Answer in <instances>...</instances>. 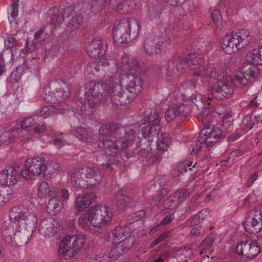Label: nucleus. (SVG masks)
Wrapping results in <instances>:
<instances>
[{"label": "nucleus", "mask_w": 262, "mask_h": 262, "mask_svg": "<svg viewBox=\"0 0 262 262\" xmlns=\"http://www.w3.org/2000/svg\"><path fill=\"white\" fill-rule=\"evenodd\" d=\"M106 84L91 80L85 85V91H80L78 93V97L81 99L77 102L80 104L78 106L82 114L90 116L94 113L95 107L106 98Z\"/></svg>", "instance_id": "1"}, {"label": "nucleus", "mask_w": 262, "mask_h": 262, "mask_svg": "<svg viewBox=\"0 0 262 262\" xmlns=\"http://www.w3.org/2000/svg\"><path fill=\"white\" fill-rule=\"evenodd\" d=\"M99 135L102 138L115 139L116 150H124L128 146V138L133 135V130L119 124H106L99 129Z\"/></svg>", "instance_id": "2"}, {"label": "nucleus", "mask_w": 262, "mask_h": 262, "mask_svg": "<svg viewBox=\"0 0 262 262\" xmlns=\"http://www.w3.org/2000/svg\"><path fill=\"white\" fill-rule=\"evenodd\" d=\"M28 208L23 206H15L9 212L10 221H5L2 227V236L6 243L13 245V238L15 232L19 230L20 224L21 223Z\"/></svg>", "instance_id": "3"}, {"label": "nucleus", "mask_w": 262, "mask_h": 262, "mask_svg": "<svg viewBox=\"0 0 262 262\" xmlns=\"http://www.w3.org/2000/svg\"><path fill=\"white\" fill-rule=\"evenodd\" d=\"M114 40L125 43L135 39L139 33L138 23L136 20L124 19L115 25L113 30Z\"/></svg>", "instance_id": "4"}, {"label": "nucleus", "mask_w": 262, "mask_h": 262, "mask_svg": "<svg viewBox=\"0 0 262 262\" xmlns=\"http://www.w3.org/2000/svg\"><path fill=\"white\" fill-rule=\"evenodd\" d=\"M37 218L35 213L29 209L20 224L19 230L15 232L13 238V245L17 247L25 246L31 237L33 231L36 225Z\"/></svg>", "instance_id": "5"}, {"label": "nucleus", "mask_w": 262, "mask_h": 262, "mask_svg": "<svg viewBox=\"0 0 262 262\" xmlns=\"http://www.w3.org/2000/svg\"><path fill=\"white\" fill-rule=\"evenodd\" d=\"M249 34L248 31L241 29L226 35L222 42V49L228 54L237 52L250 42L251 37Z\"/></svg>", "instance_id": "6"}, {"label": "nucleus", "mask_w": 262, "mask_h": 262, "mask_svg": "<svg viewBox=\"0 0 262 262\" xmlns=\"http://www.w3.org/2000/svg\"><path fill=\"white\" fill-rule=\"evenodd\" d=\"M225 136V133L219 127L214 126L211 130L209 127L202 129L199 133L198 140L196 142L195 146L193 148L191 154L196 155L204 144L208 146L214 145Z\"/></svg>", "instance_id": "7"}, {"label": "nucleus", "mask_w": 262, "mask_h": 262, "mask_svg": "<svg viewBox=\"0 0 262 262\" xmlns=\"http://www.w3.org/2000/svg\"><path fill=\"white\" fill-rule=\"evenodd\" d=\"M163 36L164 41H157L155 37L151 35L147 36L143 42V47L146 54L151 55L160 54L164 50V48H168L171 42V36L166 33Z\"/></svg>", "instance_id": "8"}, {"label": "nucleus", "mask_w": 262, "mask_h": 262, "mask_svg": "<svg viewBox=\"0 0 262 262\" xmlns=\"http://www.w3.org/2000/svg\"><path fill=\"white\" fill-rule=\"evenodd\" d=\"M90 216L92 217V226L101 228L111 221L112 213L106 205L92 207L90 208Z\"/></svg>", "instance_id": "9"}, {"label": "nucleus", "mask_w": 262, "mask_h": 262, "mask_svg": "<svg viewBox=\"0 0 262 262\" xmlns=\"http://www.w3.org/2000/svg\"><path fill=\"white\" fill-rule=\"evenodd\" d=\"M199 60H201L198 58L195 54L190 53L185 57L179 55L174 56L172 58V62L175 65L178 71L182 72L187 69L191 70L196 69V67L201 64Z\"/></svg>", "instance_id": "10"}, {"label": "nucleus", "mask_w": 262, "mask_h": 262, "mask_svg": "<svg viewBox=\"0 0 262 262\" xmlns=\"http://www.w3.org/2000/svg\"><path fill=\"white\" fill-rule=\"evenodd\" d=\"M243 225L250 234L262 232V211L255 210L250 212L245 219Z\"/></svg>", "instance_id": "11"}, {"label": "nucleus", "mask_w": 262, "mask_h": 262, "mask_svg": "<svg viewBox=\"0 0 262 262\" xmlns=\"http://www.w3.org/2000/svg\"><path fill=\"white\" fill-rule=\"evenodd\" d=\"M209 87L211 95L217 99L228 98L234 94V90L230 84L223 80L215 81Z\"/></svg>", "instance_id": "12"}, {"label": "nucleus", "mask_w": 262, "mask_h": 262, "mask_svg": "<svg viewBox=\"0 0 262 262\" xmlns=\"http://www.w3.org/2000/svg\"><path fill=\"white\" fill-rule=\"evenodd\" d=\"M122 86H125L126 90L132 96H137L142 91V82L141 79L133 74H125L123 75L120 81Z\"/></svg>", "instance_id": "13"}, {"label": "nucleus", "mask_w": 262, "mask_h": 262, "mask_svg": "<svg viewBox=\"0 0 262 262\" xmlns=\"http://www.w3.org/2000/svg\"><path fill=\"white\" fill-rule=\"evenodd\" d=\"M25 168H28L33 176H38L41 174L46 176L47 167L45 159L39 157L29 158L25 162Z\"/></svg>", "instance_id": "14"}, {"label": "nucleus", "mask_w": 262, "mask_h": 262, "mask_svg": "<svg viewBox=\"0 0 262 262\" xmlns=\"http://www.w3.org/2000/svg\"><path fill=\"white\" fill-rule=\"evenodd\" d=\"M235 251L239 255H244L247 258L253 259L260 252V249L256 243L246 241L238 244Z\"/></svg>", "instance_id": "15"}, {"label": "nucleus", "mask_w": 262, "mask_h": 262, "mask_svg": "<svg viewBox=\"0 0 262 262\" xmlns=\"http://www.w3.org/2000/svg\"><path fill=\"white\" fill-rule=\"evenodd\" d=\"M122 86L120 83L113 84L106 95V98L109 97L111 101L117 105H124L129 101L126 93L122 90Z\"/></svg>", "instance_id": "16"}, {"label": "nucleus", "mask_w": 262, "mask_h": 262, "mask_svg": "<svg viewBox=\"0 0 262 262\" xmlns=\"http://www.w3.org/2000/svg\"><path fill=\"white\" fill-rule=\"evenodd\" d=\"M51 85L53 89L52 91H48V88L46 90V96L45 99L53 103L59 102L63 100L69 96V92L68 90H64L62 86H59L56 82H52Z\"/></svg>", "instance_id": "17"}, {"label": "nucleus", "mask_w": 262, "mask_h": 262, "mask_svg": "<svg viewBox=\"0 0 262 262\" xmlns=\"http://www.w3.org/2000/svg\"><path fill=\"white\" fill-rule=\"evenodd\" d=\"M59 227L58 222L53 218L49 217L41 221L39 231L45 237H51L57 233Z\"/></svg>", "instance_id": "18"}, {"label": "nucleus", "mask_w": 262, "mask_h": 262, "mask_svg": "<svg viewBox=\"0 0 262 262\" xmlns=\"http://www.w3.org/2000/svg\"><path fill=\"white\" fill-rule=\"evenodd\" d=\"M106 45L98 37L94 38L86 46V51L89 56L97 58L103 56L106 51Z\"/></svg>", "instance_id": "19"}, {"label": "nucleus", "mask_w": 262, "mask_h": 262, "mask_svg": "<svg viewBox=\"0 0 262 262\" xmlns=\"http://www.w3.org/2000/svg\"><path fill=\"white\" fill-rule=\"evenodd\" d=\"M81 170L82 171L84 179H86L85 181H86L88 188H95L102 179V176L96 169L88 167Z\"/></svg>", "instance_id": "20"}, {"label": "nucleus", "mask_w": 262, "mask_h": 262, "mask_svg": "<svg viewBox=\"0 0 262 262\" xmlns=\"http://www.w3.org/2000/svg\"><path fill=\"white\" fill-rule=\"evenodd\" d=\"M16 170L14 167L0 170V185H14L17 182Z\"/></svg>", "instance_id": "21"}, {"label": "nucleus", "mask_w": 262, "mask_h": 262, "mask_svg": "<svg viewBox=\"0 0 262 262\" xmlns=\"http://www.w3.org/2000/svg\"><path fill=\"white\" fill-rule=\"evenodd\" d=\"M72 185L77 189L88 188L86 181L82 175L81 169H75L69 173Z\"/></svg>", "instance_id": "22"}, {"label": "nucleus", "mask_w": 262, "mask_h": 262, "mask_svg": "<svg viewBox=\"0 0 262 262\" xmlns=\"http://www.w3.org/2000/svg\"><path fill=\"white\" fill-rule=\"evenodd\" d=\"M129 229L127 227H118L113 230L111 237L114 243H117L119 241H125L129 244V241L132 238L129 235Z\"/></svg>", "instance_id": "23"}, {"label": "nucleus", "mask_w": 262, "mask_h": 262, "mask_svg": "<svg viewBox=\"0 0 262 262\" xmlns=\"http://www.w3.org/2000/svg\"><path fill=\"white\" fill-rule=\"evenodd\" d=\"M102 63L101 62L95 61L89 62L84 69V76L88 79H93L94 77L100 78L99 73L100 72Z\"/></svg>", "instance_id": "24"}, {"label": "nucleus", "mask_w": 262, "mask_h": 262, "mask_svg": "<svg viewBox=\"0 0 262 262\" xmlns=\"http://www.w3.org/2000/svg\"><path fill=\"white\" fill-rule=\"evenodd\" d=\"M132 246L127 244L125 241H119L117 243H115V247L112 248L110 253V256L113 259H116L124 253L127 250L129 249Z\"/></svg>", "instance_id": "25"}, {"label": "nucleus", "mask_w": 262, "mask_h": 262, "mask_svg": "<svg viewBox=\"0 0 262 262\" xmlns=\"http://www.w3.org/2000/svg\"><path fill=\"white\" fill-rule=\"evenodd\" d=\"M46 206L48 212L49 213L55 215L60 211L62 208V203L59 196L56 195V193L51 197Z\"/></svg>", "instance_id": "26"}, {"label": "nucleus", "mask_w": 262, "mask_h": 262, "mask_svg": "<svg viewBox=\"0 0 262 262\" xmlns=\"http://www.w3.org/2000/svg\"><path fill=\"white\" fill-rule=\"evenodd\" d=\"M58 253L60 258L64 259H69L76 254L75 250L72 249L68 243L67 240L64 238L60 243Z\"/></svg>", "instance_id": "27"}, {"label": "nucleus", "mask_w": 262, "mask_h": 262, "mask_svg": "<svg viewBox=\"0 0 262 262\" xmlns=\"http://www.w3.org/2000/svg\"><path fill=\"white\" fill-rule=\"evenodd\" d=\"M185 107L184 105L177 104L168 107L165 114V118L167 122H170L177 116L184 115Z\"/></svg>", "instance_id": "28"}, {"label": "nucleus", "mask_w": 262, "mask_h": 262, "mask_svg": "<svg viewBox=\"0 0 262 262\" xmlns=\"http://www.w3.org/2000/svg\"><path fill=\"white\" fill-rule=\"evenodd\" d=\"M64 239L67 240L68 243L75 250L76 254L81 249L85 241L84 236L81 235H68Z\"/></svg>", "instance_id": "29"}, {"label": "nucleus", "mask_w": 262, "mask_h": 262, "mask_svg": "<svg viewBox=\"0 0 262 262\" xmlns=\"http://www.w3.org/2000/svg\"><path fill=\"white\" fill-rule=\"evenodd\" d=\"M96 195L94 193H87L83 196H78L76 199V208L81 211L88 207L95 200Z\"/></svg>", "instance_id": "30"}, {"label": "nucleus", "mask_w": 262, "mask_h": 262, "mask_svg": "<svg viewBox=\"0 0 262 262\" xmlns=\"http://www.w3.org/2000/svg\"><path fill=\"white\" fill-rule=\"evenodd\" d=\"M140 0H125L117 6L118 13L120 14L127 13L135 7H140Z\"/></svg>", "instance_id": "31"}, {"label": "nucleus", "mask_w": 262, "mask_h": 262, "mask_svg": "<svg viewBox=\"0 0 262 262\" xmlns=\"http://www.w3.org/2000/svg\"><path fill=\"white\" fill-rule=\"evenodd\" d=\"M242 75L247 81L254 80L259 76V70L255 65L247 63L243 68Z\"/></svg>", "instance_id": "32"}, {"label": "nucleus", "mask_w": 262, "mask_h": 262, "mask_svg": "<svg viewBox=\"0 0 262 262\" xmlns=\"http://www.w3.org/2000/svg\"><path fill=\"white\" fill-rule=\"evenodd\" d=\"M58 13V11L56 8L51 9L46 14V21L48 24H54V25L61 24L63 21V18H60Z\"/></svg>", "instance_id": "33"}, {"label": "nucleus", "mask_w": 262, "mask_h": 262, "mask_svg": "<svg viewBox=\"0 0 262 262\" xmlns=\"http://www.w3.org/2000/svg\"><path fill=\"white\" fill-rule=\"evenodd\" d=\"M159 123L156 122L153 124H149L145 127L142 133V137L144 139L147 140L148 143L151 141L152 138L158 134L157 127H159Z\"/></svg>", "instance_id": "34"}, {"label": "nucleus", "mask_w": 262, "mask_h": 262, "mask_svg": "<svg viewBox=\"0 0 262 262\" xmlns=\"http://www.w3.org/2000/svg\"><path fill=\"white\" fill-rule=\"evenodd\" d=\"M55 193L56 190L53 188L50 189L49 184L46 182H42L38 188L37 194L41 199L46 198L48 196L51 198Z\"/></svg>", "instance_id": "35"}, {"label": "nucleus", "mask_w": 262, "mask_h": 262, "mask_svg": "<svg viewBox=\"0 0 262 262\" xmlns=\"http://www.w3.org/2000/svg\"><path fill=\"white\" fill-rule=\"evenodd\" d=\"M216 237V234L213 233L208 235L201 243L199 247L200 254L206 252L207 251H211L212 243Z\"/></svg>", "instance_id": "36"}, {"label": "nucleus", "mask_w": 262, "mask_h": 262, "mask_svg": "<svg viewBox=\"0 0 262 262\" xmlns=\"http://www.w3.org/2000/svg\"><path fill=\"white\" fill-rule=\"evenodd\" d=\"M226 74L219 68H212L208 74V82L211 85L213 82L224 79Z\"/></svg>", "instance_id": "37"}, {"label": "nucleus", "mask_w": 262, "mask_h": 262, "mask_svg": "<svg viewBox=\"0 0 262 262\" xmlns=\"http://www.w3.org/2000/svg\"><path fill=\"white\" fill-rule=\"evenodd\" d=\"M105 139H101L99 146L107 149L111 152H116V145L115 144V139L113 138H105Z\"/></svg>", "instance_id": "38"}, {"label": "nucleus", "mask_w": 262, "mask_h": 262, "mask_svg": "<svg viewBox=\"0 0 262 262\" xmlns=\"http://www.w3.org/2000/svg\"><path fill=\"white\" fill-rule=\"evenodd\" d=\"M83 21V17L81 15H75L69 23L67 26V31L72 32L79 27L82 24Z\"/></svg>", "instance_id": "39"}, {"label": "nucleus", "mask_w": 262, "mask_h": 262, "mask_svg": "<svg viewBox=\"0 0 262 262\" xmlns=\"http://www.w3.org/2000/svg\"><path fill=\"white\" fill-rule=\"evenodd\" d=\"M211 17L217 30H221L223 28V22L220 10H214L211 13Z\"/></svg>", "instance_id": "40"}, {"label": "nucleus", "mask_w": 262, "mask_h": 262, "mask_svg": "<svg viewBox=\"0 0 262 262\" xmlns=\"http://www.w3.org/2000/svg\"><path fill=\"white\" fill-rule=\"evenodd\" d=\"M192 191L190 189H181L172 193V196L178 200V203L185 201L189 196Z\"/></svg>", "instance_id": "41"}, {"label": "nucleus", "mask_w": 262, "mask_h": 262, "mask_svg": "<svg viewBox=\"0 0 262 262\" xmlns=\"http://www.w3.org/2000/svg\"><path fill=\"white\" fill-rule=\"evenodd\" d=\"M208 211L206 209H202L197 213L190 221L191 226H195L201 223L208 215Z\"/></svg>", "instance_id": "42"}, {"label": "nucleus", "mask_w": 262, "mask_h": 262, "mask_svg": "<svg viewBox=\"0 0 262 262\" xmlns=\"http://www.w3.org/2000/svg\"><path fill=\"white\" fill-rule=\"evenodd\" d=\"M92 222L90 209L87 213L81 215L78 219V224L85 229H88L91 225H92Z\"/></svg>", "instance_id": "43"}, {"label": "nucleus", "mask_w": 262, "mask_h": 262, "mask_svg": "<svg viewBox=\"0 0 262 262\" xmlns=\"http://www.w3.org/2000/svg\"><path fill=\"white\" fill-rule=\"evenodd\" d=\"M12 133L10 129L2 130L0 131V143L8 144L12 137Z\"/></svg>", "instance_id": "44"}, {"label": "nucleus", "mask_w": 262, "mask_h": 262, "mask_svg": "<svg viewBox=\"0 0 262 262\" xmlns=\"http://www.w3.org/2000/svg\"><path fill=\"white\" fill-rule=\"evenodd\" d=\"M231 83L235 87L241 88L246 85L247 80L243 75H235L232 78Z\"/></svg>", "instance_id": "45"}, {"label": "nucleus", "mask_w": 262, "mask_h": 262, "mask_svg": "<svg viewBox=\"0 0 262 262\" xmlns=\"http://www.w3.org/2000/svg\"><path fill=\"white\" fill-rule=\"evenodd\" d=\"M159 115L155 111L152 112L151 111L148 114L143 117L144 123L143 124H146V123L152 124L154 122H156L155 123H159Z\"/></svg>", "instance_id": "46"}, {"label": "nucleus", "mask_w": 262, "mask_h": 262, "mask_svg": "<svg viewBox=\"0 0 262 262\" xmlns=\"http://www.w3.org/2000/svg\"><path fill=\"white\" fill-rule=\"evenodd\" d=\"M164 207L166 209L172 210L175 208L178 204V200L172 196V193L170 195L169 197L167 198L164 200Z\"/></svg>", "instance_id": "47"}, {"label": "nucleus", "mask_w": 262, "mask_h": 262, "mask_svg": "<svg viewBox=\"0 0 262 262\" xmlns=\"http://www.w3.org/2000/svg\"><path fill=\"white\" fill-rule=\"evenodd\" d=\"M200 195L199 194L194 195L191 199L190 202L188 204L187 211L192 212L197 210L199 203L196 202L197 200L200 198Z\"/></svg>", "instance_id": "48"}, {"label": "nucleus", "mask_w": 262, "mask_h": 262, "mask_svg": "<svg viewBox=\"0 0 262 262\" xmlns=\"http://www.w3.org/2000/svg\"><path fill=\"white\" fill-rule=\"evenodd\" d=\"M182 8L185 13L191 16L194 15L197 12L196 7L192 3H185Z\"/></svg>", "instance_id": "49"}, {"label": "nucleus", "mask_w": 262, "mask_h": 262, "mask_svg": "<svg viewBox=\"0 0 262 262\" xmlns=\"http://www.w3.org/2000/svg\"><path fill=\"white\" fill-rule=\"evenodd\" d=\"M242 123L248 130L252 129L255 124L253 117L250 115H247L244 117Z\"/></svg>", "instance_id": "50"}, {"label": "nucleus", "mask_w": 262, "mask_h": 262, "mask_svg": "<svg viewBox=\"0 0 262 262\" xmlns=\"http://www.w3.org/2000/svg\"><path fill=\"white\" fill-rule=\"evenodd\" d=\"M53 112L54 108L51 105L43 106L40 110V114L43 118H47L53 115Z\"/></svg>", "instance_id": "51"}, {"label": "nucleus", "mask_w": 262, "mask_h": 262, "mask_svg": "<svg viewBox=\"0 0 262 262\" xmlns=\"http://www.w3.org/2000/svg\"><path fill=\"white\" fill-rule=\"evenodd\" d=\"M47 167V172H46V176L51 174L57 171L60 168L59 163L55 162H50L48 164H46Z\"/></svg>", "instance_id": "52"}, {"label": "nucleus", "mask_w": 262, "mask_h": 262, "mask_svg": "<svg viewBox=\"0 0 262 262\" xmlns=\"http://www.w3.org/2000/svg\"><path fill=\"white\" fill-rule=\"evenodd\" d=\"M77 133L80 134L81 136V140H83L84 141L89 142L90 139H91L92 135L90 132H89L82 127H79L77 129Z\"/></svg>", "instance_id": "53"}, {"label": "nucleus", "mask_w": 262, "mask_h": 262, "mask_svg": "<svg viewBox=\"0 0 262 262\" xmlns=\"http://www.w3.org/2000/svg\"><path fill=\"white\" fill-rule=\"evenodd\" d=\"M35 123V121L34 119L32 117H28L24 119L21 123L20 126L23 129H24L33 126Z\"/></svg>", "instance_id": "54"}, {"label": "nucleus", "mask_w": 262, "mask_h": 262, "mask_svg": "<svg viewBox=\"0 0 262 262\" xmlns=\"http://www.w3.org/2000/svg\"><path fill=\"white\" fill-rule=\"evenodd\" d=\"M2 195L4 196V203H7L10 199L12 198L14 193L12 190L8 187L6 189H1Z\"/></svg>", "instance_id": "55"}, {"label": "nucleus", "mask_w": 262, "mask_h": 262, "mask_svg": "<svg viewBox=\"0 0 262 262\" xmlns=\"http://www.w3.org/2000/svg\"><path fill=\"white\" fill-rule=\"evenodd\" d=\"M261 46L258 49H254L252 52V59L255 60L256 63L260 64V62H258V61L262 60V54L261 53Z\"/></svg>", "instance_id": "56"}, {"label": "nucleus", "mask_w": 262, "mask_h": 262, "mask_svg": "<svg viewBox=\"0 0 262 262\" xmlns=\"http://www.w3.org/2000/svg\"><path fill=\"white\" fill-rule=\"evenodd\" d=\"M74 10V7L73 6H68L64 8L62 10L61 15L60 16V18H63V21L65 18H67L72 13Z\"/></svg>", "instance_id": "57"}, {"label": "nucleus", "mask_w": 262, "mask_h": 262, "mask_svg": "<svg viewBox=\"0 0 262 262\" xmlns=\"http://www.w3.org/2000/svg\"><path fill=\"white\" fill-rule=\"evenodd\" d=\"M116 199L117 203L119 205H121L124 202H128L130 201V198L128 196L120 192L117 194Z\"/></svg>", "instance_id": "58"}, {"label": "nucleus", "mask_w": 262, "mask_h": 262, "mask_svg": "<svg viewBox=\"0 0 262 262\" xmlns=\"http://www.w3.org/2000/svg\"><path fill=\"white\" fill-rule=\"evenodd\" d=\"M169 233L164 232L162 233L158 238L150 244V247H154L160 242L164 241L168 237Z\"/></svg>", "instance_id": "59"}, {"label": "nucleus", "mask_w": 262, "mask_h": 262, "mask_svg": "<svg viewBox=\"0 0 262 262\" xmlns=\"http://www.w3.org/2000/svg\"><path fill=\"white\" fill-rule=\"evenodd\" d=\"M128 70L134 72H138L140 70V66L139 62L136 60H132L131 62H128Z\"/></svg>", "instance_id": "60"}, {"label": "nucleus", "mask_w": 262, "mask_h": 262, "mask_svg": "<svg viewBox=\"0 0 262 262\" xmlns=\"http://www.w3.org/2000/svg\"><path fill=\"white\" fill-rule=\"evenodd\" d=\"M233 119L231 116L229 117H224L222 124V126L224 129H228L233 126Z\"/></svg>", "instance_id": "61"}, {"label": "nucleus", "mask_w": 262, "mask_h": 262, "mask_svg": "<svg viewBox=\"0 0 262 262\" xmlns=\"http://www.w3.org/2000/svg\"><path fill=\"white\" fill-rule=\"evenodd\" d=\"M179 252V254L183 255L186 258H190L193 254L192 250L186 247L182 248Z\"/></svg>", "instance_id": "62"}, {"label": "nucleus", "mask_w": 262, "mask_h": 262, "mask_svg": "<svg viewBox=\"0 0 262 262\" xmlns=\"http://www.w3.org/2000/svg\"><path fill=\"white\" fill-rule=\"evenodd\" d=\"M157 143V147L159 150L165 151L168 149L171 142H168L163 140H158Z\"/></svg>", "instance_id": "63"}, {"label": "nucleus", "mask_w": 262, "mask_h": 262, "mask_svg": "<svg viewBox=\"0 0 262 262\" xmlns=\"http://www.w3.org/2000/svg\"><path fill=\"white\" fill-rule=\"evenodd\" d=\"M17 40L13 37H8L5 41V45L8 49L16 46L18 45Z\"/></svg>", "instance_id": "64"}]
</instances>
